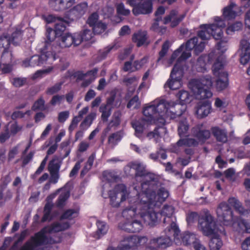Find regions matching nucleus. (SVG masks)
<instances>
[{
  "instance_id": "obj_14",
  "label": "nucleus",
  "mask_w": 250,
  "mask_h": 250,
  "mask_svg": "<svg viewBox=\"0 0 250 250\" xmlns=\"http://www.w3.org/2000/svg\"><path fill=\"white\" fill-rule=\"evenodd\" d=\"M166 236L154 238L150 240L149 246L146 250H158V249H165L171 246V239L169 235L166 233Z\"/></svg>"
},
{
  "instance_id": "obj_31",
  "label": "nucleus",
  "mask_w": 250,
  "mask_h": 250,
  "mask_svg": "<svg viewBox=\"0 0 250 250\" xmlns=\"http://www.w3.org/2000/svg\"><path fill=\"white\" fill-rule=\"evenodd\" d=\"M217 79L215 82V86L217 91H222L226 89L229 85L228 74L226 72H223L216 76Z\"/></svg>"
},
{
  "instance_id": "obj_45",
  "label": "nucleus",
  "mask_w": 250,
  "mask_h": 250,
  "mask_svg": "<svg viewBox=\"0 0 250 250\" xmlns=\"http://www.w3.org/2000/svg\"><path fill=\"white\" fill-rule=\"evenodd\" d=\"M111 190L114 191L115 193H117V195L121 194L120 202L125 201L128 196L126 186L124 184H118L115 187L113 190Z\"/></svg>"
},
{
  "instance_id": "obj_13",
  "label": "nucleus",
  "mask_w": 250,
  "mask_h": 250,
  "mask_svg": "<svg viewBox=\"0 0 250 250\" xmlns=\"http://www.w3.org/2000/svg\"><path fill=\"white\" fill-rule=\"evenodd\" d=\"M50 56L53 58V61L55 60L56 58L54 55L52 54H50L49 52H46L45 53H42L40 55H33L29 59L24 60L22 61V65L25 67L40 66L47 61L50 58Z\"/></svg>"
},
{
  "instance_id": "obj_48",
  "label": "nucleus",
  "mask_w": 250,
  "mask_h": 250,
  "mask_svg": "<svg viewBox=\"0 0 250 250\" xmlns=\"http://www.w3.org/2000/svg\"><path fill=\"white\" fill-rule=\"evenodd\" d=\"M96 225L98 228L96 232L98 236V238L99 239L101 236L106 233L108 228L104 222L98 220L97 221Z\"/></svg>"
},
{
  "instance_id": "obj_22",
  "label": "nucleus",
  "mask_w": 250,
  "mask_h": 250,
  "mask_svg": "<svg viewBox=\"0 0 250 250\" xmlns=\"http://www.w3.org/2000/svg\"><path fill=\"white\" fill-rule=\"evenodd\" d=\"M178 12L176 9L171 10L169 14L164 19V23L166 24L171 22V26L175 27L177 26L185 17V14H182L177 17Z\"/></svg>"
},
{
  "instance_id": "obj_40",
  "label": "nucleus",
  "mask_w": 250,
  "mask_h": 250,
  "mask_svg": "<svg viewBox=\"0 0 250 250\" xmlns=\"http://www.w3.org/2000/svg\"><path fill=\"white\" fill-rule=\"evenodd\" d=\"M235 6L234 3L230 2L228 6L224 8L223 16L225 19L230 20L235 19L236 16V12L233 10Z\"/></svg>"
},
{
  "instance_id": "obj_35",
  "label": "nucleus",
  "mask_w": 250,
  "mask_h": 250,
  "mask_svg": "<svg viewBox=\"0 0 250 250\" xmlns=\"http://www.w3.org/2000/svg\"><path fill=\"white\" fill-rule=\"evenodd\" d=\"M199 145V142L194 138H183L179 139L177 143L173 146V148L176 151L177 147H181L182 146H187L188 147H195Z\"/></svg>"
},
{
  "instance_id": "obj_30",
  "label": "nucleus",
  "mask_w": 250,
  "mask_h": 250,
  "mask_svg": "<svg viewBox=\"0 0 250 250\" xmlns=\"http://www.w3.org/2000/svg\"><path fill=\"white\" fill-rule=\"evenodd\" d=\"M70 22V21L68 20L65 19L64 16L63 17L59 19L58 22L55 23L53 30L56 38H59L64 34L63 33L66 29V25Z\"/></svg>"
},
{
  "instance_id": "obj_24",
  "label": "nucleus",
  "mask_w": 250,
  "mask_h": 250,
  "mask_svg": "<svg viewBox=\"0 0 250 250\" xmlns=\"http://www.w3.org/2000/svg\"><path fill=\"white\" fill-rule=\"evenodd\" d=\"M75 0H50L49 4L55 11H62L71 7Z\"/></svg>"
},
{
  "instance_id": "obj_17",
  "label": "nucleus",
  "mask_w": 250,
  "mask_h": 250,
  "mask_svg": "<svg viewBox=\"0 0 250 250\" xmlns=\"http://www.w3.org/2000/svg\"><path fill=\"white\" fill-rule=\"evenodd\" d=\"M154 0H140L133 8L132 13L135 16L147 15L153 10V2Z\"/></svg>"
},
{
  "instance_id": "obj_63",
  "label": "nucleus",
  "mask_w": 250,
  "mask_h": 250,
  "mask_svg": "<svg viewBox=\"0 0 250 250\" xmlns=\"http://www.w3.org/2000/svg\"><path fill=\"white\" fill-rule=\"evenodd\" d=\"M108 196L111 206L113 207H118L120 206V202L116 201L117 197V193H115L114 191L110 190L108 191Z\"/></svg>"
},
{
  "instance_id": "obj_28",
  "label": "nucleus",
  "mask_w": 250,
  "mask_h": 250,
  "mask_svg": "<svg viewBox=\"0 0 250 250\" xmlns=\"http://www.w3.org/2000/svg\"><path fill=\"white\" fill-rule=\"evenodd\" d=\"M210 131L217 142L222 143L227 142L228 132L226 129L215 126L212 127Z\"/></svg>"
},
{
  "instance_id": "obj_36",
  "label": "nucleus",
  "mask_w": 250,
  "mask_h": 250,
  "mask_svg": "<svg viewBox=\"0 0 250 250\" xmlns=\"http://www.w3.org/2000/svg\"><path fill=\"white\" fill-rule=\"evenodd\" d=\"M62 160L63 158L58 156H54L48 164V171L49 172H59L62 163Z\"/></svg>"
},
{
  "instance_id": "obj_19",
  "label": "nucleus",
  "mask_w": 250,
  "mask_h": 250,
  "mask_svg": "<svg viewBox=\"0 0 250 250\" xmlns=\"http://www.w3.org/2000/svg\"><path fill=\"white\" fill-rule=\"evenodd\" d=\"M228 201L229 204L233 207L235 211L241 215L247 214L250 211V200H245V205L249 209H245L240 201L235 197L229 198Z\"/></svg>"
},
{
  "instance_id": "obj_1",
  "label": "nucleus",
  "mask_w": 250,
  "mask_h": 250,
  "mask_svg": "<svg viewBox=\"0 0 250 250\" xmlns=\"http://www.w3.org/2000/svg\"><path fill=\"white\" fill-rule=\"evenodd\" d=\"M174 212V208L171 205H165L160 212H156L153 208L148 209L146 213L142 212L143 217L146 218L148 221V226L153 227L156 226L162 216L164 217L163 223L167 225L165 229L166 233L168 235L172 234L174 235H177L179 232V229L175 223L176 219L173 218L172 215Z\"/></svg>"
},
{
  "instance_id": "obj_59",
  "label": "nucleus",
  "mask_w": 250,
  "mask_h": 250,
  "mask_svg": "<svg viewBox=\"0 0 250 250\" xmlns=\"http://www.w3.org/2000/svg\"><path fill=\"white\" fill-rule=\"evenodd\" d=\"M169 46V42L168 40L166 41L163 43L161 50L159 53V58L158 59V61H160L166 55Z\"/></svg>"
},
{
  "instance_id": "obj_56",
  "label": "nucleus",
  "mask_w": 250,
  "mask_h": 250,
  "mask_svg": "<svg viewBox=\"0 0 250 250\" xmlns=\"http://www.w3.org/2000/svg\"><path fill=\"white\" fill-rule=\"evenodd\" d=\"M45 101L42 97H40L37 101H36L32 106V110L33 111L37 110H44Z\"/></svg>"
},
{
  "instance_id": "obj_15",
  "label": "nucleus",
  "mask_w": 250,
  "mask_h": 250,
  "mask_svg": "<svg viewBox=\"0 0 250 250\" xmlns=\"http://www.w3.org/2000/svg\"><path fill=\"white\" fill-rule=\"evenodd\" d=\"M183 105L181 104L180 103L178 104L173 101H167L163 99V104H160L159 106L163 108L164 114L169 112L171 114V118H175L183 114L184 111L181 108Z\"/></svg>"
},
{
  "instance_id": "obj_29",
  "label": "nucleus",
  "mask_w": 250,
  "mask_h": 250,
  "mask_svg": "<svg viewBox=\"0 0 250 250\" xmlns=\"http://www.w3.org/2000/svg\"><path fill=\"white\" fill-rule=\"evenodd\" d=\"M44 227L47 228L46 230L48 233L51 234L64 231L68 229L70 227V225L68 222L60 223L55 222Z\"/></svg>"
},
{
  "instance_id": "obj_64",
  "label": "nucleus",
  "mask_w": 250,
  "mask_h": 250,
  "mask_svg": "<svg viewBox=\"0 0 250 250\" xmlns=\"http://www.w3.org/2000/svg\"><path fill=\"white\" fill-rule=\"evenodd\" d=\"M102 175L104 179L108 183L113 182L117 178V176L115 175L112 172L108 171H104Z\"/></svg>"
},
{
  "instance_id": "obj_41",
  "label": "nucleus",
  "mask_w": 250,
  "mask_h": 250,
  "mask_svg": "<svg viewBox=\"0 0 250 250\" xmlns=\"http://www.w3.org/2000/svg\"><path fill=\"white\" fill-rule=\"evenodd\" d=\"M176 96L180 100L181 104L184 105L190 103L192 99V95L188 91L185 90H179Z\"/></svg>"
},
{
  "instance_id": "obj_50",
  "label": "nucleus",
  "mask_w": 250,
  "mask_h": 250,
  "mask_svg": "<svg viewBox=\"0 0 250 250\" xmlns=\"http://www.w3.org/2000/svg\"><path fill=\"white\" fill-rule=\"evenodd\" d=\"M99 111L102 113L101 118L103 122H106L111 115V109L107 107V105H101L99 108Z\"/></svg>"
},
{
  "instance_id": "obj_18",
  "label": "nucleus",
  "mask_w": 250,
  "mask_h": 250,
  "mask_svg": "<svg viewBox=\"0 0 250 250\" xmlns=\"http://www.w3.org/2000/svg\"><path fill=\"white\" fill-rule=\"evenodd\" d=\"M76 36V33L73 34L69 33L63 34L57 40L59 46L61 48H66L69 47L72 45L74 46L79 45L76 42L77 40Z\"/></svg>"
},
{
  "instance_id": "obj_44",
  "label": "nucleus",
  "mask_w": 250,
  "mask_h": 250,
  "mask_svg": "<svg viewBox=\"0 0 250 250\" xmlns=\"http://www.w3.org/2000/svg\"><path fill=\"white\" fill-rule=\"evenodd\" d=\"M23 31L21 29L16 28L12 33L10 39L12 43L14 45H18L22 39Z\"/></svg>"
},
{
  "instance_id": "obj_8",
  "label": "nucleus",
  "mask_w": 250,
  "mask_h": 250,
  "mask_svg": "<svg viewBox=\"0 0 250 250\" xmlns=\"http://www.w3.org/2000/svg\"><path fill=\"white\" fill-rule=\"evenodd\" d=\"M46 228H42L39 231L35 233L31 237L29 240L26 243H28L32 247V250L38 247L46 245L48 244H54L60 242V241L54 240L51 236H48Z\"/></svg>"
},
{
  "instance_id": "obj_16",
  "label": "nucleus",
  "mask_w": 250,
  "mask_h": 250,
  "mask_svg": "<svg viewBox=\"0 0 250 250\" xmlns=\"http://www.w3.org/2000/svg\"><path fill=\"white\" fill-rule=\"evenodd\" d=\"M119 228L129 233L139 232L143 229V226L141 221L137 219L123 221L119 223Z\"/></svg>"
},
{
  "instance_id": "obj_38",
  "label": "nucleus",
  "mask_w": 250,
  "mask_h": 250,
  "mask_svg": "<svg viewBox=\"0 0 250 250\" xmlns=\"http://www.w3.org/2000/svg\"><path fill=\"white\" fill-rule=\"evenodd\" d=\"M215 58V52L213 51L208 55H201L197 59V64L204 68L206 64V61H207V63L211 64Z\"/></svg>"
},
{
  "instance_id": "obj_47",
  "label": "nucleus",
  "mask_w": 250,
  "mask_h": 250,
  "mask_svg": "<svg viewBox=\"0 0 250 250\" xmlns=\"http://www.w3.org/2000/svg\"><path fill=\"white\" fill-rule=\"evenodd\" d=\"M131 167L135 170V177L142 178L147 172L146 167L141 163H132Z\"/></svg>"
},
{
  "instance_id": "obj_4",
  "label": "nucleus",
  "mask_w": 250,
  "mask_h": 250,
  "mask_svg": "<svg viewBox=\"0 0 250 250\" xmlns=\"http://www.w3.org/2000/svg\"><path fill=\"white\" fill-rule=\"evenodd\" d=\"M161 104H163V99L158 101H153L149 105L144 108L143 114L144 117L143 118L147 123L151 124L159 122L164 124L165 120L163 118L164 110L163 108L159 106Z\"/></svg>"
},
{
  "instance_id": "obj_20",
  "label": "nucleus",
  "mask_w": 250,
  "mask_h": 250,
  "mask_svg": "<svg viewBox=\"0 0 250 250\" xmlns=\"http://www.w3.org/2000/svg\"><path fill=\"white\" fill-rule=\"evenodd\" d=\"M11 42L10 36L7 34H3L0 37V48H3V50L1 56V59L4 60L6 56L8 57V61L11 59V53L9 52V48Z\"/></svg>"
},
{
  "instance_id": "obj_21",
  "label": "nucleus",
  "mask_w": 250,
  "mask_h": 250,
  "mask_svg": "<svg viewBox=\"0 0 250 250\" xmlns=\"http://www.w3.org/2000/svg\"><path fill=\"white\" fill-rule=\"evenodd\" d=\"M198 42V38L196 37H194L188 40L184 45V48L191 51L192 49H194V51L196 54L202 52L205 48V42H200L199 43Z\"/></svg>"
},
{
  "instance_id": "obj_43",
  "label": "nucleus",
  "mask_w": 250,
  "mask_h": 250,
  "mask_svg": "<svg viewBox=\"0 0 250 250\" xmlns=\"http://www.w3.org/2000/svg\"><path fill=\"white\" fill-rule=\"evenodd\" d=\"M96 117V114L95 112H91L87 115L84 119L80 124V127L82 129L85 130L91 125L93 121Z\"/></svg>"
},
{
  "instance_id": "obj_26",
  "label": "nucleus",
  "mask_w": 250,
  "mask_h": 250,
  "mask_svg": "<svg viewBox=\"0 0 250 250\" xmlns=\"http://www.w3.org/2000/svg\"><path fill=\"white\" fill-rule=\"evenodd\" d=\"M193 135L196 138L198 142L204 143L210 137V131L207 129H201L200 125L192 129Z\"/></svg>"
},
{
  "instance_id": "obj_46",
  "label": "nucleus",
  "mask_w": 250,
  "mask_h": 250,
  "mask_svg": "<svg viewBox=\"0 0 250 250\" xmlns=\"http://www.w3.org/2000/svg\"><path fill=\"white\" fill-rule=\"evenodd\" d=\"M114 49H116L115 45L110 44L100 50L97 56L98 61H101L105 59L110 51Z\"/></svg>"
},
{
  "instance_id": "obj_3",
  "label": "nucleus",
  "mask_w": 250,
  "mask_h": 250,
  "mask_svg": "<svg viewBox=\"0 0 250 250\" xmlns=\"http://www.w3.org/2000/svg\"><path fill=\"white\" fill-rule=\"evenodd\" d=\"M215 23L211 24H202L198 31L197 35L202 40H207L212 36L216 40H221L223 37V28L226 26L225 21L219 17L214 18Z\"/></svg>"
},
{
  "instance_id": "obj_49",
  "label": "nucleus",
  "mask_w": 250,
  "mask_h": 250,
  "mask_svg": "<svg viewBox=\"0 0 250 250\" xmlns=\"http://www.w3.org/2000/svg\"><path fill=\"white\" fill-rule=\"evenodd\" d=\"M210 250H219L223 245L221 239L217 237L212 238L209 242Z\"/></svg>"
},
{
  "instance_id": "obj_42",
  "label": "nucleus",
  "mask_w": 250,
  "mask_h": 250,
  "mask_svg": "<svg viewBox=\"0 0 250 250\" xmlns=\"http://www.w3.org/2000/svg\"><path fill=\"white\" fill-rule=\"evenodd\" d=\"M189 124L186 119L181 120L179 122L178 126V133L179 136L182 138L186 136L189 129Z\"/></svg>"
},
{
  "instance_id": "obj_60",
  "label": "nucleus",
  "mask_w": 250,
  "mask_h": 250,
  "mask_svg": "<svg viewBox=\"0 0 250 250\" xmlns=\"http://www.w3.org/2000/svg\"><path fill=\"white\" fill-rule=\"evenodd\" d=\"M62 85V82H60L55 83L52 86L48 87L46 91V93L48 95H52L58 93L61 89Z\"/></svg>"
},
{
  "instance_id": "obj_9",
  "label": "nucleus",
  "mask_w": 250,
  "mask_h": 250,
  "mask_svg": "<svg viewBox=\"0 0 250 250\" xmlns=\"http://www.w3.org/2000/svg\"><path fill=\"white\" fill-rule=\"evenodd\" d=\"M137 199V200L133 201V205L129 206L123 209L122 216L124 218H125V221H128L134 219L133 217L138 214L144 220V222L148 225V221L145 219V217H143V214H142V212L146 213L148 211V209L146 208V210L143 209V208H141L139 206L141 202V197L140 193Z\"/></svg>"
},
{
  "instance_id": "obj_52",
  "label": "nucleus",
  "mask_w": 250,
  "mask_h": 250,
  "mask_svg": "<svg viewBox=\"0 0 250 250\" xmlns=\"http://www.w3.org/2000/svg\"><path fill=\"white\" fill-rule=\"evenodd\" d=\"M78 211L74 209H68L65 210L61 216V220H72L78 216Z\"/></svg>"
},
{
  "instance_id": "obj_55",
  "label": "nucleus",
  "mask_w": 250,
  "mask_h": 250,
  "mask_svg": "<svg viewBox=\"0 0 250 250\" xmlns=\"http://www.w3.org/2000/svg\"><path fill=\"white\" fill-rule=\"evenodd\" d=\"M141 105V102L139 100L138 95L134 96L128 102L126 105L127 108H130L133 106L134 109H138Z\"/></svg>"
},
{
  "instance_id": "obj_27",
  "label": "nucleus",
  "mask_w": 250,
  "mask_h": 250,
  "mask_svg": "<svg viewBox=\"0 0 250 250\" xmlns=\"http://www.w3.org/2000/svg\"><path fill=\"white\" fill-rule=\"evenodd\" d=\"M211 104L208 101L200 102L196 106V114L198 118L206 117L210 112Z\"/></svg>"
},
{
  "instance_id": "obj_62",
  "label": "nucleus",
  "mask_w": 250,
  "mask_h": 250,
  "mask_svg": "<svg viewBox=\"0 0 250 250\" xmlns=\"http://www.w3.org/2000/svg\"><path fill=\"white\" fill-rule=\"evenodd\" d=\"M199 216L198 213L194 211L189 212L187 215L186 221L188 225L194 223L197 219L199 220Z\"/></svg>"
},
{
  "instance_id": "obj_25",
  "label": "nucleus",
  "mask_w": 250,
  "mask_h": 250,
  "mask_svg": "<svg viewBox=\"0 0 250 250\" xmlns=\"http://www.w3.org/2000/svg\"><path fill=\"white\" fill-rule=\"evenodd\" d=\"M241 54L240 63L243 65L247 64L250 60V43L247 41L243 40L240 42Z\"/></svg>"
},
{
  "instance_id": "obj_12",
  "label": "nucleus",
  "mask_w": 250,
  "mask_h": 250,
  "mask_svg": "<svg viewBox=\"0 0 250 250\" xmlns=\"http://www.w3.org/2000/svg\"><path fill=\"white\" fill-rule=\"evenodd\" d=\"M87 8L88 4L86 2L80 3L67 11L64 14L65 18L70 22L77 21L85 14Z\"/></svg>"
},
{
  "instance_id": "obj_61",
  "label": "nucleus",
  "mask_w": 250,
  "mask_h": 250,
  "mask_svg": "<svg viewBox=\"0 0 250 250\" xmlns=\"http://www.w3.org/2000/svg\"><path fill=\"white\" fill-rule=\"evenodd\" d=\"M1 60V62L3 63V66L2 68V71L4 73H10L13 69V66L12 64H10L9 62H11L12 59L10 62H7L8 57L7 56L5 57L4 60Z\"/></svg>"
},
{
  "instance_id": "obj_34",
  "label": "nucleus",
  "mask_w": 250,
  "mask_h": 250,
  "mask_svg": "<svg viewBox=\"0 0 250 250\" xmlns=\"http://www.w3.org/2000/svg\"><path fill=\"white\" fill-rule=\"evenodd\" d=\"M147 40V32L145 31L139 30L134 33L132 37V42L136 43L138 47L143 45Z\"/></svg>"
},
{
  "instance_id": "obj_57",
  "label": "nucleus",
  "mask_w": 250,
  "mask_h": 250,
  "mask_svg": "<svg viewBox=\"0 0 250 250\" xmlns=\"http://www.w3.org/2000/svg\"><path fill=\"white\" fill-rule=\"evenodd\" d=\"M122 138V136L121 133L119 132H116L109 135L108 139V142L109 144L115 145L121 140Z\"/></svg>"
},
{
  "instance_id": "obj_7",
  "label": "nucleus",
  "mask_w": 250,
  "mask_h": 250,
  "mask_svg": "<svg viewBox=\"0 0 250 250\" xmlns=\"http://www.w3.org/2000/svg\"><path fill=\"white\" fill-rule=\"evenodd\" d=\"M147 240L146 236L130 235L124 238L118 249L119 250H142Z\"/></svg>"
},
{
  "instance_id": "obj_6",
  "label": "nucleus",
  "mask_w": 250,
  "mask_h": 250,
  "mask_svg": "<svg viewBox=\"0 0 250 250\" xmlns=\"http://www.w3.org/2000/svg\"><path fill=\"white\" fill-rule=\"evenodd\" d=\"M228 204L225 202L220 203L216 209V213L219 220L225 226L237 225V219L241 217H235L233 211Z\"/></svg>"
},
{
  "instance_id": "obj_5",
  "label": "nucleus",
  "mask_w": 250,
  "mask_h": 250,
  "mask_svg": "<svg viewBox=\"0 0 250 250\" xmlns=\"http://www.w3.org/2000/svg\"><path fill=\"white\" fill-rule=\"evenodd\" d=\"M192 89L198 98L208 99L212 97L210 88L212 85L211 77L206 75L197 79L193 80L191 82Z\"/></svg>"
},
{
  "instance_id": "obj_2",
  "label": "nucleus",
  "mask_w": 250,
  "mask_h": 250,
  "mask_svg": "<svg viewBox=\"0 0 250 250\" xmlns=\"http://www.w3.org/2000/svg\"><path fill=\"white\" fill-rule=\"evenodd\" d=\"M141 202L140 204L143 209H151L164 202L169 196L168 191L164 187L158 189L156 193L152 189L146 190L145 193H140Z\"/></svg>"
},
{
  "instance_id": "obj_58",
  "label": "nucleus",
  "mask_w": 250,
  "mask_h": 250,
  "mask_svg": "<svg viewBox=\"0 0 250 250\" xmlns=\"http://www.w3.org/2000/svg\"><path fill=\"white\" fill-rule=\"evenodd\" d=\"M169 46V42L168 40L166 41L163 43L161 50L159 53V58L158 59V61H160L166 55Z\"/></svg>"
},
{
  "instance_id": "obj_10",
  "label": "nucleus",
  "mask_w": 250,
  "mask_h": 250,
  "mask_svg": "<svg viewBox=\"0 0 250 250\" xmlns=\"http://www.w3.org/2000/svg\"><path fill=\"white\" fill-rule=\"evenodd\" d=\"M216 226L213 217L208 212L199 218L198 227L205 236L214 234Z\"/></svg>"
},
{
  "instance_id": "obj_33",
  "label": "nucleus",
  "mask_w": 250,
  "mask_h": 250,
  "mask_svg": "<svg viewBox=\"0 0 250 250\" xmlns=\"http://www.w3.org/2000/svg\"><path fill=\"white\" fill-rule=\"evenodd\" d=\"M146 123V121L142 118L132 124V126L135 129L134 134L139 139L143 138V132L145 128Z\"/></svg>"
},
{
  "instance_id": "obj_37",
  "label": "nucleus",
  "mask_w": 250,
  "mask_h": 250,
  "mask_svg": "<svg viewBox=\"0 0 250 250\" xmlns=\"http://www.w3.org/2000/svg\"><path fill=\"white\" fill-rule=\"evenodd\" d=\"M93 32L89 29H84L82 31L76 33L77 43L80 44L83 41H88L91 39L93 37Z\"/></svg>"
},
{
  "instance_id": "obj_51",
  "label": "nucleus",
  "mask_w": 250,
  "mask_h": 250,
  "mask_svg": "<svg viewBox=\"0 0 250 250\" xmlns=\"http://www.w3.org/2000/svg\"><path fill=\"white\" fill-rule=\"evenodd\" d=\"M70 196L69 191H65L61 193L56 202V206L58 208H62L65 204V202L68 199Z\"/></svg>"
},
{
  "instance_id": "obj_53",
  "label": "nucleus",
  "mask_w": 250,
  "mask_h": 250,
  "mask_svg": "<svg viewBox=\"0 0 250 250\" xmlns=\"http://www.w3.org/2000/svg\"><path fill=\"white\" fill-rule=\"evenodd\" d=\"M243 26L242 22L237 21L229 25L226 29V33L228 35H231L234 32L240 30Z\"/></svg>"
},
{
  "instance_id": "obj_54",
  "label": "nucleus",
  "mask_w": 250,
  "mask_h": 250,
  "mask_svg": "<svg viewBox=\"0 0 250 250\" xmlns=\"http://www.w3.org/2000/svg\"><path fill=\"white\" fill-rule=\"evenodd\" d=\"M93 32L94 34H100L103 33L106 29V25L102 21H99L92 26Z\"/></svg>"
},
{
  "instance_id": "obj_32",
  "label": "nucleus",
  "mask_w": 250,
  "mask_h": 250,
  "mask_svg": "<svg viewBox=\"0 0 250 250\" xmlns=\"http://www.w3.org/2000/svg\"><path fill=\"white\" fill-rule=\"evenodd\" d=\"M142 178L143 182L141 183L142 191L141 193H145L146 190L147 189H152L151 186L152 183L155 180V175L153 173L147 171Z\"/></svg>"
},
{
  "instance_id": "obj_39",
  "label": "nucleus",
  "mask_w": 250,
  "mask_h": 250,
  "mask_svg": "<svg viewBox=\"0 0 250 250\" xmlns=\"http://www.w3.org/2000/svg\"><path fill=\"white\" fill-rule=\"evenodd\" d=\"M222 56H218L215 53V58L214 59V61L212 63L213 64L212 67V70L214 75H218V74L222 73L223 72H220L219 71L223 69L224 65L222 61Z\"/></svg>"
},
{
  "instance_id": "obj_11",
  "label": "nucleus",
  "mask_w": 250,
  "mask_h": 250,
  "mask_svg": "<svg viewBox=\"0 0 250 250\" xmlns=\"http://www.w3.org/2000/svg\"><path fill=\"white\" fill-rule=\"evenodd\" d=\"M179 233L180 231L177 235H174L171 234L169 235H172L174 238L180 240L181 243L185 246L192 244L195 250H207L206 248L200 243V241L196 238L194 234L189 232H184L181 233L179 236Z\"/></svg>"
},
{
  "instance_id": "obj_23",
  "label": "nucleus",
  "mask_w": 250,
  "mask_h": 250,
  "mask_svg": "<svg viewBox=\"0 0 250 250\" xmlns=\"http://www.w3.org/2000/svg\"><path fill=\"white\" fill-rule=\"evenodd\" d=\"M180 69V66L177 63L174 64L170 73L169 78L164 85V87L169 88L171 90H174L178 87V85H176L177 83H179L180 79L177 77L174 78L179 70Z\"/></svg>"
}]
</instances>
